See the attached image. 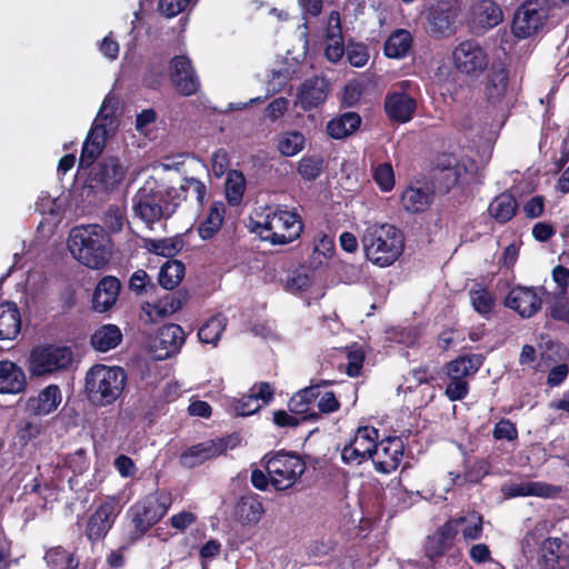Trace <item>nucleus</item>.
Here are the masks:
<instances>
[{
	"label": "nucleus",
	"mask_w": 569,
	"mask_h": 569,
	"mask_svg": "<svg viewBox=\"0 0 569 569\" xmlns=\"http://www.w3.org/2000/svg\"><path fill=\"white\" fill-rule=\"evenodd\" d=\"M405 445L400 437H386L377 441V449L371 461L381 473L395 471L403 458Z\"/></svg>",
	"instance_id": "obj_16"
},
{
	"label": "nucleus",
	"mask_w": 569,
	"mask_h": 569,
	"mask_svg": "<svg viewBox=\"0 0 569 569\" xmlns=\"http://www.w3.org/2000/svg\"><path fill=\"white\" fill-rule=\"evenodd\" d=\"M193 0H159L158 10L166 18H173L183 12Z\"/></svg>",
	"instance_id": "obj_57"
},
{
	"label": "nucleus",
	"mask_w": 569,
	"mask_h": 569,
	"mask_svg": "<svg viewBox=\"0 0 569 569\" xmlns=\"http://www.w3.org/2000/svg\"><path fill=\"white\" fill-rule=\"evenodd\" d=\"M540 292L543 288L517 287L509 291L506 297V307L517 311L522 318H530L536 315L542 305Z\"/></svg>",
	"instance_id": "obj_18"
},
{
	"label": "nucleus",
	"mask_w": 569,
	"mask_h": 569,
	"mask_svg": "<svg viewBox=\"0 0 569 569\" xmlns=\"http://www.w3.org/2000/svg\"><path fill=\"white\" fill-rule=\"evenodd\" d=\"M27 377L17 363L0 361V393L18 395L26 390Z\"/></svg>",
	"instance_id": "obj_27"
},
{
	"label": "nucleus",
	"mask_w": 569,
	"mask_h": 569,
	"mask_svg": "<svg viewBox=\"0 0 569 569\" xmlns=\"http://www.w3.org/2000/svg\"><path fill=\"white\" fill-rule=\"evenodd\" d=\"M456 69L471 77H478L488 67V56L476 40L460 42L452 52Z\"/></svg>",
	"instance_id": "obj_11"
},
{
	"label": "nucleus",
	"mask_w": 569,
	"mask_h": 569,
	"mask_svg": "<svg viewBox=\"0 0 569 569\" xmlns=\"http://www.w3.org/2000/svg\"><path fill=\"white\" fill-rule=\"evenodd\" d=\"M412 36L406 29H397L387 38L383 52L391 59H401L408 56L412 48Z\"/></svg>",
	"instance_id": "obj_34"
},
{
	"label": "nucleus",
	"mask_w": 569,
	"mask_h": 569,
	"mask_svg": "<svg viewBox=\"0 0 569 569\" xmlns=\"http://www.w3.org/2000/svg\"><path fill=\"white\" fill-rule=\"evenodd\" d=\"M325 170V159L320 154H305L298 162L297 171L305 181H315Z\"/></svg>",
	"instance_id": "obj_44"
},
{
	"label": "nucleus",
	"mask_w": 569,
	"mask_h": 569,
	"mask_svg": "<svg viewBox=\"0 0 569 569\" xmlns=\"http://www.w3.org/2000/svg\"><path fill=\"white\" fill-rule=\"evenodd\" d=\"M403 251H365L366 259L375 266L386 268L396 262Z\"/></svg>",
	"instance_id": "obj_58"
},
{
	"label": "nucleus",
	"mask_w": 569,
	"mask_h": 569,
	"mask_svg": "<svg viewBox=\"0 0 569 569\" xmlns=\"http://www.w3.org/2000/svg\"><path fill=\"white\" fill-rule=\"evenodd\" d=\"M509 82V74L505 68L495 70L487 84L489 99H500L505 96Z\"/></svg>",
	"instance_id": "obj_51"
},
{
	"label": "nucleus",
	"mask_w": 569,
	"mask_h": 569,
	"mask_svg": "<svg viewBox=\"0 0 569 569\" xmlns=\"http://www.w3.org/2000/svg\"><path fill=\"white\" fill-rule=\"evenodd\" d=\"M449 521H457V528L462 525L461 533L465 540H477L482 535V516L473 512L469 517H459L450 519Z\"/></svg>",
	"instance_id": "obj_48"
},
{
	"label": "nucleus",
	"mask_w": 569,
	"mask_h": 569,
	"mask_svg": "<svg viewBox=\"0 0 569 569\" xmlns=\"http://www.w3.org/2000/svg\"><path fill=\"white\" fill-rule=\"evenodd\" d=\"M481 366V361L476 355L459 356L446 365L447 378H465L476 373Z\"/></svg>",
	"instance_id": "obj_39"
},
{
	"label": "nucleus",
	"mask_w": 569,
	"mask_h": 569,
	"mask_svg": "<svg viewBox=\"0 0 569 569\" xmlns=\"http://www.w3.org/2000/svg\"><path fill=\"white\" fill-rule=\"evenodd\" d=\"M103 222L112 232H118L123 227L124 212L120 207L111 204L104 212Z\"/></svg>",
	"instance_id": "obj_59"
},
{
	"label": "nucleus",
	"mask_w": 569,
	"mask_h": 569,
	"mask_svg": "<svg viewBox=\"0 0 569 569\" xmlns=\"http://www.w3.org/2000/svg\"><path fill=\"white\" fill-rule=\"evenodd\" d=\"M362 246L363 249H405V236L393 224H375L362 236Z\"/></svg>",
	"instance_id": "obj_17"
},
{
	"label": "nucleus",
	"mask_w": 569,
	"mask_h": 569,
	"mask_svg": "<svg viewBox=\"0 0 569 569\" xmlns=\"http://www.w3.org/2000/svg\"><path fill=\"white\" fill-rule=\"evenodd\" d=\"M547 18L546 11L538 1H526L515 12L511 30L515 37L526 39L543 26Z\"/></svg>",
	"instance_id": "obj_12"
},
{
	"label": "nucleus",
	"mask_w": 569,
	"mask_h": 569,
	"mask_svg": "<svg viewBox=\"0 0 569 569\" xmlns=\"http://www.w3.org/2000/svg\"><path fill=\"white\" fill-rule=\"evenodd\" d=\"M552 487L546 482L539 481H522L519 483H511L502 489V492L508 498L517 497H549Z\"/></svg>",
	"instance_id": "obj_37"
},
{
	"label": "nucleus",
	"mask_w": 569,
	"mask_h": 569,
	"mask_svg": "<svg viewBox=\"0 0 569 569\" xmlns=\"http://www.w3.org/2000/svg\"><path fill=\"white\" fill-rule=\"evenodd\" d=\"M383 107L392 122L406 123L413 118L417 101L406 92H392L386 96Z\"/></svg>",
	"instance_id": "obj_22"
},
{
	"label": "nucleus",
	"mask_w": 569,
	"mask_h": 569,
	"mask_svg": "<svg viewBox=\"0 0 569 569\" xmlns=\"http://www.w3.org/2000/svg\"><path fill=\"white\" fill-rule=\"evenodd\" d=\"M459 13L457 0H437L428 10V32L435 38L451 36Z\"/></svg>",
	"instance_id": "obj_10"
},
{
	"label": "nucleus",
	"mask_w": 569,
	"mask_h": 569,
	"mask_svg": "<svg viewBox=\"0 0 569 569\" xmlns=\"http://www.w3.org/2000/svg\"><path fill=\"white\" fill-rule=\"evenodd\" d=\"M333 253L335 251H312L309 266L300 264L288 274L286 291L291 293L307 291L313 283L315 271L323 263L328 266Z\"/></svg>",
	"instance_id": "obj_14"
},
{
	"label": "nucleus",
	"mask_w": 569,
	"mask_h": 569,
	"mask_svg": "<svg viewBox=\"0 0 569 569\" xmlns=\"http://www.w3.org/2000/svg\"><path fill=\"white\" fill-rule=\"evenodd\" d=\"M239 442V436L236 433L199 442L180 453L179 463L187 469L196 468L208 460L224 455L228 449L236 448Z\"/></svg>",
	"instance_id": "obj_7"
},
{
	"label": "nucleus",
	"mask_w": 569,
	"mask_h": 569,
	"mask_svg": "<svg viewBox=\"0 0 569 569\" xmlns=\"http://www.w3.org/2000/svg\"><path fill=\"white\" fill-rule=\"evenodd\" d=\"M365 361V353L362 350L357 349L347 353L346 373L356 378L360 376Z\"/></svg>",
	"instance_id": "obj_63"
},
{
	"label": "nucleus",
	"mask_w": 569,
	"mask_h": 569,
	"mask_svg": "<svg viewBox=\"0 0 569 569\" xmlns=\"http://www.w3.org/2000/svg\"><path fill=\"white\" fill-rule=\"evenodd\" d=\"M373 180L383 192H389L395 187V172L388 162L380 163L373 172Z\"/></svg>",
	"instance_id": "obj_54"
},
{
	"label": "nucleus",
	"mask_w": 569,
	"mask_h": 569,
	"mask_svg": "<svg viewBox=\"0 0 569 569\" xmlns=\"http://www.w3.org/2000/svg\"><path fill=\"white\" fill-rule=\"evenodd\" d=\"M121 282L113 276L103 277L97 284L92 296V308L97 312L110 310L118 300Z\"/></svg>",
	"instance_id": "obj_26"
},
{
	"label": "nucleus",
	"mask_w": 569,
	"mask_h": 569,
	"mask_svg": "<svg viewBox=\"0 0 569 569\" xmlns=\"http://www.w3.org/2000/svg\"><path fill=\"white\" fill-rule=\"evenodd\" d=\"M438 371L431 370L428 365H421L410 370V376L415 380L416 386L423 383L432 385L437 380Z\"/></svg>",
	"instance_id": "obj_64"
},
{
	"label": "nucleus",
	"mask_w": 569,
	"mask_h": 569,
	"mask_svg": "<svg viewBox=\"0 0 569 569\" xmlns=\"http://www.w3.org/2000/svg\"><path fill=\"white\" fill-rule=\"evenodd\" d=\"M169 69L171 83L181 96L190 97L199 91V77L187 56H174Z\"/></svg>",
	"instance_id": "obj_15"
},
{
	"label": "nucleus",
	"mask_w": 569,
	"mask_h": 569,
	"mask_svg": "<svg viewBox=\"0 0 569 569\" xmlns=\"http://www.w3.org/2000/svg\"><path fill=\"white\" fill-rule=\"evenodd\" d=\"M184 240L182 234L159 240L147 239L139 236H131L128 240V249H183Z\"/></svg>",
	"instance_id": "obj_38"
},
{
	"label": "nucleus",
	"mask_w": 569,
	"mask_h": 569,
	"mask_svg": "<svg viewBox=\"0 0 569 569\" xmlns=\"http://www.w3.org/2000/svg\"><path fill=\"white\" fill-rule=\"evenodd\" d=\"M319 396L320 385L303 388L290 398L288 408L293 415L301 416L302 420L317 421L320 416L313 407Z\"/></svg>",
	"instance_id": "obj_23"
},
{
	"label": "nucleus",
	"mask_w": 569,
	"mask_h": 569,
	"mask_svg": "<svg viewBox=\"0 0 569 569\" xmlns=\"http://www.w3.org/2000/svg\"><path fill=\"white\" fill-rule=\"evenodd\" d=\"M21 330V316L14 302L0 303V340L14 339Z\"/></svg>",
	"instance_id": "obj_31"
},
{
	"label": "nucleus",
	"mask_w": 569,
	"mask_h": 569,
	"mask_svg": "<svg viewBox=\"0 0 569 569\" xmlns=\"http://www.w3.org/2000/svg\"><path fill=\"white\" fill-rule=\"evenodd\" d=\"M226 328V318L218 315L208 319L198 330V338L202 343L217 345Z\"/></svg>",
	"instance_id": "obj_45"
},
{
	"label": "nucleus",
	"mask_w": 569,
	"mask_h": 569,
	"mask_svg": "<svg viewBox=\"0 0 569 569\" xmlns=\"http://www.w3.org/2000/svg\"><path fill=\"white\" fill-rule=\"evenodd\" d=\"M108 231L100 224H80L69 232L67 249H111Z\"/></svg>",
	"instance_id": "obj_13"
},
{
	"label": "nucleus",
	"mask_w": 569,
	"mask_h": 569,
	"mask_svg": "<svg viewBox=\"0 0 569 569\" xmlns=\"http://www.w3.org/2000/svg\"><path fill=\"white\" fill-rule=\"evenodd\" d=\"M540 569H569V543L559 537H548L540 546Z\"/></svg>",
	"instance_id": "obj_19"
},
{
	"label": "nucleus",
	"mask_w": 569,
	"mask_h": 569,
	"mask_svg": "<svg viewBox=\"0 0 569 569\" xmlns=\"http://www.w3.org/2000/svg\"><path fill=\"white\" fill-rule=\"evenodd\" d=\"M347 57L351 66L363 67L369 60L368 48L362 43H351L347 48Z\"/></svg>",
	"instance_id": "obj_60"
},
{
	"label": "nucleus",
	"mask_w": 569,
	"mask_h": 569,
	"mask_svg": "<svg viewBox=\"0 0 569 569\" xmlns=\"http://www.w3.org/2000/svg\"><path fill=\"white\" fill-rule=\"evenodd\" d=\"M263 459L270 483L278 491L291 488L306 470L305 461L295 452L281 450L271 456L266 455Z\"/></svg>",
	"instance_id": "obj_6"
},
{
	"label": "nucleus",
	"mask_w": 569,
	"mask_h": 569,
	"mask_svg": "<svg viewBox=\"0 0 569 569\" xmlns=\"http://www.w3.org/2000/svg\"><path fill=\"white\" fill-rule=\"evenodd\" d=\"M518 201L509 191L497 194L488 207L489 216L500 224L509 222L518 211Z\"/></svg>",
	"instance_id": "obj_30"
},
{
	"label": "nucleus",
	"mask_w": 569,
	"mask_h": 569,
	"mask_svg": "<svg viewBox=\"0 0 569 569\" xmlns=\"http://www.w3.org/2000/svg\"><path fill=\"white\" fill-rule=\"evenodd\" d=\"M360 124L361 117L357 112H345L328 122L327 133L332 139H343L356 132Z\"/></svg>",
	"instance_id": "obj_33"
},
{
	"label": "nucleus",
	"mask_w": 569,
	"mask_h": 569,
	"mask_svg": "<svg viewBox=\"0 0 569 569\" xmlns=\"http://www.w3.org/2000/svg\"><path fill=\"white\" fill-rule=\"evenodd\" d=\"M184 264L179 260L166 261L159 271L158 281L159 284L167 289L173 290L180 284L184 277Z\"/></svg>",
	"instance_id": "obj_40"
},
{
	"label": "nucleus",
	"mask_w": 569,
	"mask_h": 569,
	"mask_svg": "<svg viewBox=\"0 0 569 569\" xmlns=\"http://www.w3.org/2000/svg\"><path fill=\"white\" fill-rule=\"evenodd\" d=\"M492 436L496 440L513 441L518 439V429L511 420L502 418L495 425Z\"/></svg>",
	"instance_id": "obj_56"
},
{
	"label": "nucleus",
	"mask_w": 569,
	"mask_h": 569,
	"mask_svg": "<svg viewBox=\"0 0 569 569\" xmlns=\"http://www.w3.org/2000/svg\"><path fill=\"white\" fill-rule=\"evenodd\" d=\"M435 192L428 186H409L401 194V203L408 212H425L433 202Z\"/></svg>",
	"instance_id": "obj_29"
},
{
	"label": "nucleus",
	"mask_w": 569,
	"mask_h": 569,
	"mask_svg": "<svg viewBox=\"0 0 569 569\" xmlns=\"http://www.w3.org/2000/svg\"><path fill=\"white\" fill-rule=\"evenodd\" d=\"M73 361L72 349L54 343L39 345L29 356V372L32 377H47L68 370Z\"/></svg>",
	"instance_id": "obj_5"
},
{
	"label": "nucleus",
	"mask_w": 569,
	"mask_h": 569,
	"mask_svg": "<svg viewBox=\"0 0 569 569\" xmlns=\"http://www.w3.org/2000/svg\"><path fill=\"white\" fill-rule=\"evenodd\" d=\"M261 405L253 398L251 393L243 395L233 406L237 416L247 417L256 413Z\"/></svg>",
	"instance_id": "obj_62"
},
{
	"label": "nucleus",
	"mask_w": 569,
	"mask_h": 569,
	"mask_svg": "<svg viewBox=\"0 0 569 569\" xmlns=\"http://www.w3.org/2000/svg\"><path fill=\"white\" fill-rule=\"evenodd\" d=\"M171 502V495L166 491H156L134 502L128 510L132 525L131 540L142 539L153 526L160 522Z\"/></svg>",
	"instance_id": "obj_4"
},
{
	"label": "nucleus",
	"mask_w": 569,
	"mask_h": 569,
	"mask_svg": "<svg viewBox=\"0 0 569 569\" xmlns=\"http://www.w3.org/2000/svg\"><path fill=\"white\" fill-rule=\"evenodd\" d=\"M466 172V166L460 163L452 167L451 169L435 173V178L438 181L440 189H442L445 192H449L453 187L458 184L460 178Z\"/></svg>",
	"instance_id": "obj_52"
},
{
	"label": "nucleus",
	"mask_w": 569,
	"mask_h": 569,
	"mask_svg": "<svg viewBox=\"0 0 569 569\" xmlns=\"http://www.w3.org/2000/svg\"><path fill=\"white\" fill-rule=\"evenodd\" d=\"M264 512L258 495L243 496L236 505V516L243 525L257 523Z\"/></svg>",
	"instance_id": "obj_35"
},
{
	"label": "nucleus",
	"mask_w": 569,
	"mask_h": 569,
	"mask_svg": "<svg viewBox=\"0 0 569 569\" xmlns=\"http://www.w3.org/2000/svg\"><path fill=\"white\" fill-rule=\"evenodd\" d=\"M122 341V332L117 325L107 323L99 327L91 336L90 343L99 352H108Z\"/></svg>",
	"instance_id": "obj_32"
},
{
	"label": "nucleus",
	"mask_w": 569,
	"mask_h": 569,
	"mask_svg": "<svg viewBox=\"0 0 569 569\" xmlns=\"http://www.w3.org/2000/svg\"><path fill=\"white\" fill-rule=\"evenodd\" d=\"M224 208L216 204L211 207L207 219L199 226L198 233L203 240L211 239L220 229L223 221Z\"/></svg>",
	"instance_id": "obj_46"
},
{
	"label": "nucleus",
	"mask_w": 569,
	"mask_h": 569,
	"mask_svg": "<svg viewBox=\"0 0 569 569\" xmlns=\"http://www.w3.org/2000/svg\"><path fill=\"white\" fill-rule=\"evenodd\" d=\"M329 93V83L322 77H312L301 83L298 102L303 111H310L322 104Z\"/></svg>",
	"instance_id": "obj_20"
},
{
	"label": "nucleus",
	"mask_w": 569,
	"mask_h": 569,
	"mask_svg": "<svg viewBox=\"0 0 569 569\" xmlns=\"http://www.w3.org/2000/svg\"><path fill=\"white\" fill-rule=\"evenodd\" d=\"M187 301V292L177 290L166 293L152 306V308L158 317L163 318L180 310Z\"/></svg>",
	"instance_id": "obj_42"
},
{
	"label": "nucleus",
	"mask_w": 569,
	"mask_h": 569,
	"mask_svg": "<svg viewBox=\"0 0 569 569\" xmlns=\"http://www.w3.org/2000/svg\"><path fill=\"white\" fill-rule=\"evenodd\" d=\"M212 172L217 178L228 173L230 166V156L223 148L216 150L211 158Z\"/></svg>",
	"instance_id": "obj_61"
},
{
	"label": "nucleus",
	"mask_w": 569,
	"mask_h": 569,
	"mask_svg": "<svg viewBox=\"0 0 569 569\" xmlns=\"http://www.w3.org/2000/svg\"><path fill=\"white\" fill-rule=\"evenodd\" d=\"M261 221H256L253 230L263 241L271 244H287L298 239L303 230V223L298 213L277 207L267 208Z\"/></svg>",
	"instance_id": "obj_3"
},
{
	"label": "nucleus",
	"mask_w": 569,
	"mask_h": 569,
	"mask_svg": "<svg viewBox=\"0 0 569 569\" xmlns=\"http://www.w3.org/2000/svg\"><path fill=\"white\" fill-rule=\"evenodd\" d=\"M449 382L446 387L445 395L450 401H460L465 399L469 392V383L465 378H448Z\"/></svg>",
	"instance_id": "obj_55"
},
{
	"label": "nucleus",
	"mask_w": 569,
	"mask_h": 569,
	"mask_svg": "<svg viewBox=\"0 0 569 569\" xmlns=\"http://www.w3.org/2000/svg\"><path fill=\"white\" fill-rule=\"evenodd\" d=\"M470 303L476 312L489 317L496 307L495 295L482 283H475L468 291Z\"/></svg>",
	"instance_id": "obj_36"
},
{
	"label": "nucleus",
	"mask_w": 569,
	"mask_h": 569,
	"mask_svg": "<svg viewBox=\"0 0 569 569\" xmlns=\"http://www.w3.org/2000/svg\"><path fill=\"white\" fill-rule=\"evenodd\" d=\"M458 532L457 521H446L433 535L428 536L426 556L431 560L442 557L452 547Z\"/></svg>",
	"instance_id": "obj_21"
},
{
	"label": "nucleus",
	"mask_w": 569,
	"mask_h": 569,
	"mask_svg": "<svg viewBox=\"0 0 569 569\" xmlns=\"http://www.w3.org/2000/svg\"><path fill=\"white\" fill-rule=\"evenodd\" d=\"M124 176L126 172L116 157L103 158L91 171L92 180L104 189L117 187Z\"/></svg>",
	"instance_id": "obj_25"
},
{
	"label": "nucleus",
	"mask_w": 569,
	"mask_h": 569,
	"mask_svg": "<svg viewBox=\"0 0 569 569\" xmlns=\"http://www.w3.org/2000/svg\"><path fill=\"white\" fill-rule=\"evenodd\" d=\"M92 136L93 130H90L82 144L79 166L83 169L91 167L104 148L103 142H92Z\"/></svg>",
	"instance_id": "obj_49"
},
{
	"label": "nucleus",
	"mask_w": 569,
	"mask_h": 569,
	"mask_svg": "<svg viewBox=\"0 0 569 569\" xmlns=\"http://www.w3.org/2000/svg\"><path fill=\"white\" fill-rule=\"evenodd\" d=\"M126 383L127 373L121 367L94 365L86 375L84 389L93 405L106 407L121 396Z\"/></svg>",
	"instance_id": "obj_1"
},
{
	"label": "nucleus",
	"mask_w": 569,
	"mask_h": 569,
	"mask_svg": "<svg viewBox=\"0 0 569 569\" xmlns=\"http://www.w3.org/2000/svg\"><path fill=\"white\" fill-rule=\"evenodd\" d=\"M72 257L90 269H103L112 258L113 251H70Z\"/></svg>",
	"instance_id": "obj_47"
},
{
	"label": "nucleus",
	"mask_w": 569,
	"mask_h": 569,
	"mask_svg": "<svg viewBox=\"0 0 569 569\" xmlns=\"http://www.w3.org/2000/svg\"><path fill=\"white\" fill-rule=\"evenodd\" d=\"M379 430L373 426H361L355 431L352 438L343 446L341 450V460L346 465L360 466L371 460L377 449Z\"/></svg>",
	"instance_id": "obj_8"
},
{
	"label": "nucleus",
	"mask_w": 569,
	"mask_h": 569,
	"mask_svg": "<svg viewBox=\"0 0 569 569\" xmlns=\"http://www.w3.org/2000/svg\"><path fill=\"white\" fill-rule=\"evenodd\" d=\"M122 510L120 498L107 497L90 515L86 526V537L92 543L103 540L112 529L118 516Z\"/></svg>",
	"instance_id": "obj_9"
},
{
	"label": "nucleus",
	"mask_w": 569,
	"mask_h": 569,
	"mask_svg": "<svg viewBox=\"0 0 569 569\" xmlns=\"http://www.w3.org/2000/svg\"><path fill=\"white\" fill-rule=\"evenodd\" d=\"M246 190V178L242 171L230 169L224 183L226 199L230 206H238L242 201Z\"/></svg>",
	"instance_id": "obj_41"
},
{
	"label": "nucleus",
	"mask_w": 569,
	"mask_h": 569,
	"mask_svg": "<svg viewBox=\"0 0 569 569\" xmlns=\"http://www.w3.org/2000/svg\"><path fill=\"white\" fill-rule=\"evenodd\" d=\"M546 315L552 320L562 322L569 327V299L567 293H553L547 300Z\"/></svg>",
	"instance_id": "obj_43"
},
{
	"label": "nucleus",
	"mask_w": 569,
	"mask_h": 569,
	"mask_svg": "<svg viewBox=\"0 0 569 569\" xmlns=\"http://www.w3.org/2000/svg\"><path fill=\"white\" fill-rule=\"evenodd\" d=\"M305 147V137L299 131L286 132L279 140L278 149L281 154L292 157L299 153Z\"/></svg>",
	"instance_id": "obj_50"
},
{
	"label": "nucleus",
	"mask_w": 569,
	"mask_h": 569,
	"mask_svg": "<svg viewBox=\"0 0 569 569\" xmlns=\"http://www.w3.org/2000/svg\"><path fill=\"white\" fill-rule=\"evenodd\" d=\"M191 190L192 194L196 198V201L199 206H203L207 187L206 184L197 178H184L180 188H176V191H180L183 194L182 201H186L188 198V192Z\"/></svg>",
	"instance_id": "obj_53"
},
{
	"label": "nucleus",
	"mask_w": 569,
	"mask_h": 569,
	"mask_svg": "<svg viewBox=\"0 0 569 569\" xmlns=\"http://www.w3.org/2000/svg\"><path fill=\"white\" fill-rule=\"evenodd\" d=\"M183 194L173 187L147 189L142 187L133 197L134 213L147 223L169 219L182 202Z\"/></svg>",
	"instance_id": "obj_2"
},
{
	"label": "nucleus",
	"mask_w": 569,
	"mask_h": 569,
	"mask_svg": "<svg viewBox=\"0 0 569 569\" xmlns=\"http://www.w3.org/2000/svg\"><path fill=\"white\" fill-rule=\"evenodd\" d=\"M186 340V333L181 326L177 323L163 325L154 339L156 347L163 349V357H170L177 353Z\"/></svg>",
	"instance_id": "obj_28"
},
{
	"label": "nucleus",
	"mask_w": 569,
	"mask_h": 569,
	"mask_svg": "<svg viewBox=\"0 0 569 569\" xmlns=\"http://www.w3.org/2000/svg\"><path fill=\"white\" fill-rule=\"evenodd\" d=\"M62 395L58 385H49L30 397L26 402V410L33 416H48L61 403Z\"/></svg>",
	"instance_id": "obj_24"
}]
</instances>
